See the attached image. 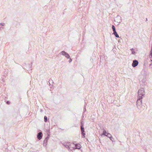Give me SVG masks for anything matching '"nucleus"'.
I'll return each mask as SVG.
<instances>
[{"instance_id": "nucleus-1", "label": "nucleus", "mask_w": 152, "mask_h": 152, "mask_svg": "<svg viewBox=\"0 0 152 152\" xmlns=\"http://www.w3.org/2000/svg\"><path fill=\"white\" fill-rule=\"evenodd\" d=\"M140 97H138L137 101V107L139 110H140V108H141L142 104V97H141V96Z\"/></svg>"}, {"instance_id": "nucleus-2", "label": "nucleus", "mask_w": 152, "mask_h": 152, "mask_svg": "<svg viewBox=\"0 0 152 152\" xmlns=\"http://www.w3.org/2000/svg\"><path fill=\"white\" fill-rule=\"evenodd\" d=\"M138 97H142V96H144L145 94V91L144 89L143 88H141L140 89L138 90Z\"/></svg>"}, {"instance_id": "nucleus-3", "label": "nucleus", "mask_w": 152, "mask_h": 152, "mask_svg": "<svg viewBox=\"0 0 152 152\" xmlns=\"http://www.w3.org/2000/svg\"><path fill=\"white\" fill-rule=\"evenodd\" d=\"M73 144L75 145V147H72V150L71 149V150H73L75 151L76 149L79 150L81 148V146L79 144H75L73 143Z\"/></svg>"}, {"instance_id": "nucleus-4", "label": "nucleus", "mask_w": 152, "mask_h": 152, "mask_svg": "<svg viewBox=\"0 0 152 152\" xmlns=\"http://www.w3.org/2000/svg\"><path fill=\"white\" fill-rule=\"evenodd\" d=\"M61 53L62 55L64 56L67 58H70V56L66 52H65L64 51H62L61 52Z\"/></svg>"}, {"instance_id": "nucleus-5", "label": "nucleus", "mask_w": 152, "mask_h": 152, "mask_svg": "<svg viewBox=\"0 0 152 152\" xmlns=\"http://www.w3.org/2000/svg\"><path fill=\"white\" fill-rule=\"evenodd\" d=\"M81 130L82 135L84 136V137H85V133L84 128L83 127V124H82L81 126Z\"/></svg>"}, {"instance_id": "nucleus-6", "label": "nucleus", "mask_w": 152, "mask_h": 152, "mask_svg": "<svg viewBox=\"0 0 152 152\" xmlns=\"http://www.w3.org/2000/svg\"><path fill=\"white\" fill-rule=\"evenodd\" d=\"M138 64V61L136 60H134L133 61V63L132 64V66L134 67L137 66Z\"/></svg>"}, {"instance_id": "nucleus-7", "label": "nucleus", "mask_w": 152, "mask_h": 152, "mask_svg": "<svg viewBox=\"0 0 152 152\" xmlns=\"http://www.w3.org/2000/svg\"><path fill=\"white\" fill-rule=\"evenodd\" d=\"M43 134L41 132H39L37 135V138L38 139L40 140L42 137Z\"/></svg>"}, {"instance_id": "nucleus-8", "label": "nucleus", "mask_w": 152, "mask_h": 152, "mask_svg": "<svg viewBox=\"0 0 152 152\" xmlns=\"http://www.w3.org/2000/svg\"><path fill=\"white\" fill-rule=\"evenodd\" d=\"M69 143H68V144L67 145L66 144H63V145L65 148H66L67 149H69V146L70 145H69Z\"/></svg>"}, {"instance_id": "nucleus-9", "label": "nucleus", "mask_w": 152, "mask_h": 152, "mask_svg": "<svg viewBox=\"0 0 152 152\" xmlns=\"http://www.w3.org/2000/svg\"><path fill=\"white\" fill-rule=\"evenodd\" d=\"M113 34L114 35L115 37H116L117 38L119 37V36L116 31L114 32Z\"/></svg>"}, {"instance_id": "nucleus-10", "label": "nucleus", "mask_w": 152, "mask_h": 152, "mask_svg": "<svg viewBox=\"0 0 152 152\" xmlns=\"http://www.w3.org/2000/svg\"><path fill=\"white\" fill-rule=\"evenodd\" d=\"M48 137H46L44 140V145L45 144V145H47V142L48 141Z\"/></svg>"}, {"instance_id": "nucleus-11", "label": "nucleus", "mask_w": 152, "mask_h": 152, "mask_svg": "<svg viewBox=\"0 0 152 152\" xmlns=\"http://www.w3.org/2000/svg\"><path fill=\"white\" fill-rule=\"evenodd\" d=\"M107 132L105 130H104L103 132V133L101 135V136H102V135H104L106 136L107 135L106 134H107Z\"/></svg>"}, {"instance_id": "nucleus-12", "label": "nucleus", "mask_w": 152, "mask_h": 152, "mask_svg": "<svg viewBox=\"0 0 152 152\" xmlns=\"http://www.w3.org/2000/svg\"><path fill=\"white\" fill-rule=\"evenodd\" d=\"M111 135L109 133H107L106 135V136L109 138H111Z\"/></svg>"}, {"instance_id": "nucleus-13", "label": "nucleus", "mask_w": 152, "mask_h": 152, "mask_svg": "<svg viewBox=\"0 0 152 152\" xmlns=\"http://www.w3.org/2000/svg\"><path fill=\"white\" fill-rule=\"evenodd\" d=\"M112 28L113 32L116 31L115 30V28L114 25H113L112 26Z\"/></svg>"}, {"instance_id": "nucleus-14", "label": "nucleus", "mask_w": 152, "mask_h": 152, "mask_svg": "<svg viewBox=\"0 0 152 152\" xmlns=\"http://www.w3.org/2000/svg\"><path fill=\"white\" fill-rule=\"evenodd\" d=\"M44 120L45 122H46L47 121V117L46 116H45L44 117Z\"/></svg>"}, {"instance_id": "nucleus-15", "label": "nucleus", "mask_w": 152, "mask_h": 152, "mask_svg": "<svg viewBox=\"0 0 152 152\" xmlns=\"http://www.w3.org/2000/svg\"><path fill=\"white\" fill-rule=\"evenodd\" d=\"M131 50L132 51V54H134L135 53V51L134 50L133 48H132L131 49Z\"/></svg>"}, {"instance_id": "nucleus-16", "label": "nucleus", "mask_w": 152, "mask_h": 152, "mask_svg": "<svg viewBox=\"0 0 152 152\" xmlns=\"http://www.w3.org/2000/svg\"><path fill=\"white\" fill-rule=\"evenodd\" d=\"M49 83L50 85L51 84V83H53V80H50L49 81Z\"/></svg>"}, {"instance_id": "nucleus-17", "label": "nucleus", "mask_w": 152, "mask_h": 152, "mask_svg": "<svg viewBox=\"0 0 152 152\" xmlns=\"http://www.w3.org/2000/svg\"><path fill=\"white\" fill-rule=\"evenodd\" d=\"M0 24L2 26H4L5 25V23H1Z\"/></svg>"}, {"instance_id": "nucleus-18", "label": "nucleus", "mask_w": 152, "mask_h": 152, "mask_svg": "<svg viewBox=\"0 0 152 152\" xmlns=\"http://www.w3.org/2000/svg\"><path fill=\"white\" fill-rule=\"evenodd\" d=\"M69 63H70L71 62V61H72V59L70 58H69Z\"/></svg>"}, {"instance_id": "nucleus-19", "label": "nucleus", "mask_w": 152, "mask_h": 152, "mask_svg": "<svg viewBox=\"0 0 152 152\" xmlns=\"http://www.w3.org/2000/svg\"><path fill=\"white\" fill-rule=\"evenodd\" d=\"M149 57L150 59H152V55H149Z\"/></svg>"}, {"instance_id": "nucleus-20", "label": "nucleus", "mask_w": 152, "mask_h": 152, "mask_svg": "<svg viewBox=\"0 0 152 152\" xmlns=\"http://www.w3.org/2000/svg\"><path fill=\"white\" fill-rule=\"evenodd\" d=\"M6 103H7V104H10V102H9V101H7V102H6Z\"/></svg>"}, {"instance_id": "nucleus-21", "label": "nucleus", "mask_w": 152, "mask_h": 152, "mask_svg": "<svg viewBox=\"0 0 152 152\" xmlns=\"http://www.w3.org/2000/svg\"><path fill=\"white\" fill-rule=\"evenodd\" d=\"M152 55V50H151L149 55Z\"/></svg>"}, {"instance_id": "nucleus-22", "label": "nucleus", "mask_w": 152, "mask_h": 152, "mask_svg": "<svg viewBox=\"0 0 152 152\" xmlns=\"http://www.w3.org/2000/svg\"><path fill=\"white\" fill-rule=\"evenodd\" d=\"M112 141H113L112 139H113V137H112V136H111V138H109Z\"/></svg>"}, {"instance_id": "nucleus-23", "label": "nucleus", "mask_w": 152, "mask_h": 152, "mask_svg": "<svg viewBox=\"0 0 152 152\" xmlns=\"http://www.w3.org/2000/svg\"><path fill=\"white\" fill-rule=\"evenodd\" d=\"M81 125H82V124H83L82 121H81Z\"/></svg>"}, {"instance_id": "nucleus-24", "label": "nucleus", "mask_w": 152, "mask_h": 152, "mask_svg": "<svg viewBox=\"0 0 152 152\" xmlns=\"http://www.w3.org/2000/svg\"><path fill=\"white\" fill-rule=\"evenodd\" d=\"M151 50H152V46H151Z\"/></svg>"}, {"instance_id": "nucleus-25", "label": "nucleus", "mask_w": 152, "mask_h": 152, "mask_svg": "<svg viewBox=\"0 0 152 152\" xmlns=\"http://www.w3.org/2000/svg\"><path fill=\"white\" fill-rule=\"evenodd\" d=\"M151 61L152 62V59H151Z\"/></svg>"}, {"instance_id": "nucleus-26", "label": "nucleus", "mask_w": 152, "mask_h": 152, "mask_svg": "<svg viewBox=\"0 0 152 152\" xmlns=\"http://www.w3.org/2000/svg\"><path fill=\"white\" fill-rule=\"evenodd\" d=\"M152 64H150V66H151Z\"/></svg>"}, {"instance_id": "nucleus-27", "label": "nucleus", "mask_w": 152, "mask_h": 152, "mask_svg": "<svg viewBox=\"0 0 152 152\" xmlns=\"http://www.w3.org/2000/svg\"><path fill=\"white\" fill-rule=\"evenodd\" d=\"M147 18H146V21H147Z\"/></svg>"}, {"instance_id": "nucleus-28", "label": "nucleus", "mask_w": 152, "mask_h": 152, "mask_svg": "<svg viewBox=\"0 0 152 152\" xmlns=\"http://www.w3.org/2000/svg\"><path fill=\"white\" fill-rule=\"evenodd\" d=\"M119 17V16L118 15L117 16V17Z\"/></svg>"}, {"instance_id": "nucleus-29", "label": "nucleus", "mask_w": 152, "mask_h": 152, "mask_svg": "<svg viewBox=\"0 0 152 152\" xmlns=\"http://www.w3.org/2000/svg\"><path fill=\"white\" fill-rule=\"evenodd\" d=\"M1 30V28L0 27V30Z\"/></svg>"}]
</instances>
